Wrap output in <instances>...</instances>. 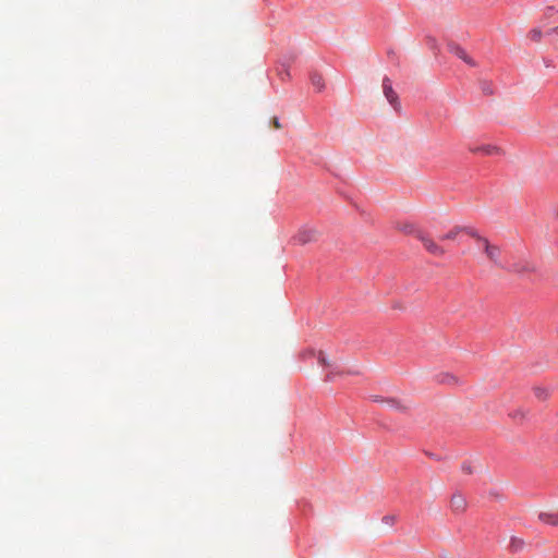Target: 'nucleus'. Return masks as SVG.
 <instances>
[{
  "label": "nucleus",
  "instance_id": "6e6552de",
  "mask_svg": "<svg viewBox=\"0 0 558 558\" xmlns=\"http://www.w3.org/2000/svg\"><path fill=\"white\" fill-rule=\"evenodd\" d=\"M449 50L451 53H453L454 56H457L458 58H460L461 60H463L465 63L474 66L475 65V62L472 58L469 57V54L466 53V51L460 47L459 45H456V44H450L449 45Z\"/></svg>",
  "mask_w": 558,
  "mask_h": 558
},
{
  "label": "nucleus",
  "instance_id": "4468645a",
  "mask_svg": "<svg viewBox=\"0 0 558 558\" xmlns=\"http://www.w3.org/2000/svg\"><path fill=\"white\" fill-rule=\"evenodd\" d=\"M311 82L317 92H322L325 88L324 77L318 73L312 74Z\"/></svg>",
  "mask_w": 558,
  "mask_h": 558
},
{
  "label": "nucleus",
  "instance_id": "423d86ee",
  "mask_svg": "<svg viewBox=\"0 0 558 558\" xmlns=\"http://www.w3.org/2000/svg\"><path fill=\"white\" fill-rule=\"evenodd\" d=\"M537 518L541 522L557 526L558 525V511H555L553 509H544L541 510L537 514Z\"/></svg>",
  "mask_w": 558,
  "mask_h": 558
},
{
  "label": "nucleus",
  "instance_id": "ddd939ff",
  "mask_svg": "<svg viewBox=\"0 0 558 558\" xmlns=\"http://www.w3.org/2000/svg\"><path fill=\"white\" fill-rule=\"evenodd\" d=\"M468 234L476 240L478 248L485 254V245H492L488 239L480 235L476 230H468Z\"/></svg>",
  "mask_w": 558,
  "mask_h": 558
},
{
  "label": "nucleus",
  "instance_id": "9d476101",
  "mask_svg": "<svg viewBox=\"0 0 558 558\" xmlns=\"http://www.w3.org/2000/svg\"><path fill=\"white\" fill-rule=\"evenodd\" d=\"M386 405L399 412H403L409 409V404L404 400H400L392 397L386 398Z\"/></svg>",
  "mask_w": 558,
  "mask_h": 558
},
{
  "label": "nucleus",
  "instance_id": "f257e3e1",
  "mask_svg": "<svg viewBox=\"0 0 558 558\" xmlns=\"http://www.w3.org/2000/svg\"><path fill=\"white\" fill-rule=\"evenodd\" d=\"M502 270L513 272L521 277H527L536 270V266L529 259L519 258L517 260L507 262Z\"/></svg>",
  "mask_w": 558,
  "mask_h": 558
},
{
  "label": "nucleus",
  "instance_id": "2eb2a0df",
  "mask_svg": "<svg viewBox=\"0 0 558 558\" xmlns=\"http://www.w3.org/2000/svg\"><path fill=\"white\" fill-rule=\"evenodd\" d=\"M523 546H524V541L522 538L511 537L510 545H509L511 550L519 551L523 548Z\"/></svg>",
  "mask_w": 558,
  "mask_h": 558
},
{
  "label": "nucleus",
  "instance_id": "20e7f679",
  "mask_svg": "<svg viewBox=\"0 0 558 558\" xmlns=\"http://www.w3.org/2000/svg\"><path fill=\"white\" fill-rule=\"evenodd\" d=\"M386 101L391 106V109L396 113L397 117L402 116L403 109L399 96L397 93L390 87L386 85Z\"/></svg>",
  "mask_w": 558,
  "mask_h": 558
},
{
  "label": "nucleus",
  "instance_id": "5701e85b",
  "mask_svg": "<svg viewBox=\"0 0 558 558\" xmlns=\"http://www.w3.org/2000/svg\"><path fill=\"white\" fill-rule=\"evenodd\" d=\"M271 123H272V126H274L275 129H277V130L281 129V126H282V125H281V123L279 122V119H278V118H276V117H275V118H272Z\"/></svg>",
  "mask_w": 558,
  "mask_h": 558
},
{
  "label": "nucleus",
  "instance_id": "1a4fd4ad",
  "mask_svg": "<svg viewBox=\"0 0 558 558\" xmlns=\"http://www.w3.org/2000/svg\"><path fill=\"white\" fill-rule=\"evenodd\" d=\"M468 230H473V228L454 226L447 233L442 234L439 240L440 241H454L457 236L464 232L468 234Z\"/></svg>",
  "mask_w": 558,
  "mask_h": 558
},
{
  "label": "nucleus",
  "instance_id": "dca6fc26",
  "mask_svg": "<svg viewBox=\"0 0 558 558\" xmlns=\"http://www.w3.org/2000/svg\"><path fill=\"white\" fill-rule=\"evenodd\" d=\"M398 228L405 233L414 234L416 238H417V232H421L412 223H408V222L403 223V225H399Z\"/></svg>",
  "mask_w": 558,
  "mask_h": 558
},
{
  "label": "nucleus",
  "instance_id": "f03ea898",
  "mask_svg": "<svg viewBox=\"0 0 558 558\" xmlns=\"http://www.w3.org/2000/svg\"><path fill=\"white\" fill-rule=\"evenodd\" d=\"M417 239L422 242L424 248L433 256L442 257L446 254L445 247L439 245L434 239L424 234L423 232H417Z\"/></svg>",
  "mask_w": 558,
  "mask_h": 558
},
{
  "label": "nucleus",
  "instance_id": "9b49d317",
  "mask_svg": "<svg viewBox=\"0 0 558 558\" xmlns=\"http://www.w3.org/2000/svg\"><path fill=\"white\" fill-rule=\"evenodd\" d=\"M437 381L441 385L457 386L460 384V379L450 373H442L437 376Z\"/></svg>",
  "mask_w": 558,
  "mask_h": 558
},
{
  "label": "nucleus",
  "instance_id": "b1692460",
  "mask_svg": "<svg viewBox=\"0 0 558 558\" xmlns=\"http://www.w3.org/2000/svg\"><path fill=\"white\" fill-rule=\"evenodd\" d=\"M390 521H391V523H393L395 522V517H391Z\"/></svg>",
  "mask_w": 558,
  "mask_h": 558
},
{
  "label": "nucleus",
  "instance_id": "412c9836",
  "mask_svg": "<svg viewBox=\"0 0 558 558\" xmlns=\"http://www.w3.org/2000/svg\"><path fill=\"white\" fill-rule=\"evenodd\" d=\"M462 472L465 474H472L473 473V465L471 462H464L461 466Z\"/></svg>",
  "mask_w": 558,
  "mask_h": 558
},
{
  "label": "nucleus",
  "instance_id": "f8f14e48",
  "mask_svg": "<svg viewBox=\"0 0 558 558\" xmlns=\"http://www.w3.org/2000/svg\"><path fill=\"white\" fill-rule=\"evenodd\" d=\"M472 151L473 153H482L487 156L500 155L502 153L499 147H497L495 145H490V144L473 148Z\"/></svg>",
  "mask_w": 558,
  "mask_h": 558
},
{
  "label": "nucleus",
  "instance_id": "0eeeda50",
  "mask_svg": "<svg viewBox=\"0 0 558 558\" xmlns=\"http://www.w3.org/2000/svg\"><path fill=\"white\" fill-rule=\"evenodd\" d=\"M450 507L453 512L462 513L466 509V500L461 494H453L450 500Z\"/></svg>",
  "mask_w": 558,
  "mask_h": 558
},
{
  "label": "nucleus",
  "instance_id": "a211bd4d",
  "mask_svg": "<svg viewBox=\"0 0 558 558\" xmlns=\"http://www.w3.org/2000/svg\"><path fill=\"white\" fill-rule=\"evenodd\" d=\"M387 60L389 62H391L392 64H395V65L399 64V58H398L397 53L393 50L386 51V61Z\"/></svg>",
  "mask_w": 558,
  "mask_h": 558
},
{
  "label": "nucleus",
  "instance_id": "f3484780",
  "mask_svg": "<svg viewBox=\"0 0 558 558\" xmlns=\"http://www.w3.org/2000/svg\"><path fill=\"white\" fill-rule=\"evenodd\" d=\"M542 31L539 28H533L529 33V38L535 43H538L542 39Z\"/></svg>",
  "mask_w": 558,
  "mask_h": 558
},
{
  "label": "nucleus",
  "instance_id": "aec40b11",
  "mask_svg": "<svg viewBox=\"0 0 558 558\" xmlns=\"http://www.w3.org/2000/svg\"><path fill=\"white\" fill-rule=\"evenodd\" d=\"M317 360H318V362H319V364H320V365H323V366H327V367H329V366H330V363L327 361V359H326L325 354H324L322 351H319V352L317 353Z\"/></svg>",
  "mask_w": 558,
  "mask_h": 558
},
{
  "label": "nucleus",
  "instance_id": "7ed1b4c3",
  "mask_svg": "<svg viewBox=\"0 0 558 558\" xmlns=\"http://www.w3.org/2000/svg\"><path fill=\"white\" fill-rule=\"evenodd\" d=\"M486 258L497 268L504 269L506 263L501 259V250L498 245H485Z\"/></svg>",
  "mask_w": 558,
  "mask_h": 558
},
{
  "label": "nucleus",
  "instance_id": "6ab92c4d",
  "mask_svg": "<svg viewBox=\"0 0 558 558\" xmlns=\"http://www.w3.org/2000/svg\"><path fill=\"white\" fill-rule=\"evenodd\" d=\"M535 396L541 400H546L549 396V392L545 388L537 387L534 389Z\"/></svg>",
  "mask_w": 558,
  "mask_h": 558
},
{
  "label": "nucleus",
  "instance_id": "39448f33",
  "mask_svg": "<svg viewBox=\"0 0 558 558\" xmlns=\"http://www.w3.org/2000/svg\"><path fill=\"white\" fill-rule=\"evenodd\" d=\"M317 238V231L313 228H303L298 231V233L293 236V240L299 244H306L315 241Z\"/></svg>",
  "mask_w": 558,
  "mask_h": 558
},
{
  "label": "nucleus",
  "instance_id": "4be33fe9",
  "mask_svg": "<svg viewBox=\"0 0 558 558\" xmlns=\"http://www.w3.org/2000/svg\"><path fill=\"white\" fill-rule=\"evenodd\" d=\"M391 308L392 310H398V311H404L405 310V305L401 301H393L392 304H391Z\"/></svg>",
  "mask_w": 558,
  "mask_h": 558
}]
</instances>
